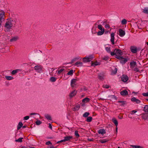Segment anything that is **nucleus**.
Segmentation results:
<instances>
[{
    "mask_svg": "<svg viewBox=\"0 0 148 148\" xmlns=\"http://www.w3.org/2000/svg\"><path fill=\"white\" fill-rule=\"evenodd\" d=\"M18 38L17 36H14L10 40V41L11 42H14L16 41L18 39Z\"/></svg>",
    "mask_w": 148,
    "mask_h": 148,
    "instance_id": "4be33fe9",
    "label": "nucleus"
},
{
    "mask_svg": "<svg viewBox=\"0 0 148 148\" xmlns=\"http://www.w3.org/2000/svg\"><path fill=\"white\" fill-rule=\"evenodd\" d=\"M127 23V20L125 19H123L121 21V23L123 25Z\"/></svg>",
    "mask_w": 148,
    "mask_h": 148,
    "instance_id": "a19ab883",
    "label": "nucleus"
},
{
    "mask_svg": "<svg viewBox=\"0 0 148 148\" xmlns=\"http://www.w3.org/2000/svg\"><path fill=\"white\" fill-rule=\"evenodd\" d=\"M89 114V113L88 112H85L83 115V116L84 117H87Z\"/></svg>",
    "mask_w": 148,
    "mask_h": 148,
    "instance_id": "c03bdc74",
    "label": "nucleus"
},
{
    "mask_svg": "<svg viewBox=\"0 0 148 148\" xmlns=\"http://www.w3.org/2000/svg\"><path fill=\"white\" fill-rule=\"evenodd\" d=\"M108 140H109L107 139H104L100 140L99 141L101 143H104L107 142Z\"/></svg>",
    "mask_w": 148,
    "mask_h": 148,
    "instance_id": "b1692460",
    "label": "nucleus"
},
{
    "mask_svg": "<svg viewBox=\"0 0 148 148\" xmlns=\"http://www.w3.org/2000/svg\"><path fill=\"white\" fill-rule=\"evenodd\" d=\"M118 103H120L121 104L120 105L121 106H124V105L126 104V102L124 101H118Z\"/></svg>",
    "mask_w": 148,
    "mask_h": 148,
    "instance_id": "473e14b6",
    "label": "nucleus"
},
{
    "mask_svg": "<svg viewBox=\"0 0 148 148\" xmlns=\"http://www.w3.org/2000/svg\"><path fill=\"white\" fill-rule=\"evenodd\" d=\"M142 95L145 97H147L148 96V92H147L146 93H143L142 94Z\"/></svg>",
    "mask_w": 148,
    "mask_h": 148,
    "instance_id": "603ef678",
    "label": "nucleus"
},
{
    "mask_svg": "<svg viewBox=\"0 0 148 148\" xmlns=\"http://www.w3.org/2000/svg\"><path fill=\"white\" fill-rule=\"evenodd\" d=\"M45 117L48 120H52L51 116L49 114H45Z\"/></svg>",
    "mask_w": 148,
    "mask_h": 148,
    "instance_id": "7c9ffc66",
    "label": "nucleus"
},
{
    "mask_svg": "<svg viewBox=\"0 0 148 148\" xmlns=\"http://www.w3.org/2000/svg\"><path fill=\"white\" fill-rule=\"evenodd\" d=\"M142 118L145 120L147 119H148V114H143L142 116Z\"/></svg>",
    "mask_w": 148,
    "mask_h": 148,
    "instance_id": "cd10ccee",
    "label": "nucleus"
},
{
    "mask_svg": "<svg viewBox=\"0 0 148 148\" xmlns=\"http://www.w3.org/2000/svg\"><path fill=\"white\" fill-rule=\"evenodd\" d=\"M34 68L36 71L39 73L42 72V67L40 65H36L34 66Z\"/></svg>",
    "mask_w": 148,
    "mask_h": 148,
    "instance_id": "423d86ee",
    "label": "nucleus"
},
{
    "mask_svg": "<svg viewBox=\"0 0 148 148\" xmlns=\"http://www.w3.org/2000/svg\"><path fill=\"white\" fill-rule=\"evenodd\" d=\"M137 112V111H136L135 110H132V111H131V112L132 113H136V112Z\"/></svg>",
    "mask_w": 148,
    "mask_h": 148,
    "instance_id": "bf43d9fd",
    "label": "nucleus"
},
{
    "mask_svg": "<svg viewBox=\"0 0 148 148\" xmlns=\"http://www.w3.org/2000/svg\"><path fill=\"white\" fill-rule=\"evenodd\" d=\"M103 87L106 88H108L109 87V86L107 85H103Z\"/></svg>",
    "mask_w": 148,
    "mask_h": 148,
    "instance_id": "864d4df0",
    "label": "nucleus"
},
{
    "mask_svg": "<svg viewBox=\"0 0 148 148\" xmlns=\"http://www.w3.org/2000/svg\"><path fill=\"white\" fill-rule=\"evenodd\" d=\"M49 148H56L53 147V146H51Z\"/></svg>",
    "mask_w": 148,
    "mask_h": 148,
    "instance_id": "e2e57ef3",
    "label": "nucleus"
},
{
    "mask_svg": "<svg viewBox=\"0 0 148 148\" xmlns=\"http://www.w3.org/2000/svg\"><path fill=\"white\" fill-rule=\"evenodd\" d=\"M146 44L147 45H148V42H147Z\"/></svg>",
    "mask_w": 148,
    "mask_h": 148,
    "instance_id": "774afa93",
    "label": "nucleus"
},
{
    "mask_svg": "<svg viewBox=\"0 0 148 148\" xmlns=\"http://www.w3.org/2000/svg\"><path fill=\"white\" fill-rule=\"evenodd\" d=\"M111 39L110 41L113 44H114V34L112 33L110 35Z\"/></svg>",
    "mask_w": 148,
    "mask_h": 148,
    "instance_id": "f8f14e48",
    "label": "nucleus"
},
{
    "mask_svg": "<svg viewBox=\"0 0 148 148\" xmlns=\"http://www.w3.org/2000/svg\"><path fill=\"white\" fill-rule=\"evenodd\" d=\"M131 101H132L136 102L137 103H139L140 102V100L136 99L135 97H133L132 98Z\"/></svg>",
    "mask_w": 148,
    "mask_h": 148,
    "instance_id": "2eb2a0df",
    "label": "nucleus"
},
{
    "mask_svg": "<svg viewBox=\"0 0 148 148\" xmlns=\"http://www.w3.org/2000/svg\"><path fill=\"white\" fill-rule=\"evenodd\" d=\"M112 121L117 127L118 125V122L117 120L113 118L112 119Z\"/></svg>",
    "mask_w": 148,
    "mask_h": 148,
    "instance_id": "c756f323",
    "label": "nucleus"
},
{
    "mask_svg": "<svg viewBox=\"0 0 148 148\" xmlns=\"http://www.w3.org/2000/svg\"><path fill=\"white\" fill-rule=\"evenodd\" d=\"M23 124L21 122H20L19 123L18 125L17 126V128L18 130L20 129L22 126Z\"/></svg>",
    "mask_w": 148,
    "mask_h": 148,
    "instance_id": "c85d7f7f",
    "label": "nucleus"
},
{
    "mask_svg": "<svg viewBox=\"0 0 148 148\" xmlns=\"http://www.w3.org/2000/svg\"><path fill=\"white\" fill-rule=\"evenodd\" d=\"M73 71L72 70H71L69 72L67 73V75H73Z\"/></svg>",
    "mask_w": 148,
    "mask_h": 148,
    "instance_id": "a18cd8bd",
    "label": "nucleus"
},
{
    "mask_svg": "<svg viewBox=\"0 0 148 148\" xmlns=\"http://www.w3.org/2000/svg\"><path fill=\"white\" fill-rule=\"evenodd\" d=\"M64 139L58 142L57 143H59L60 142H62L70 140L73 138V137L72 136H67L64 137Z\"/></svg>",
    "mask_w": 148,
    "mask_h": 148,
    "instance_id": "39448f33",
    "label": "nucleus"
},
{
    "mask_svg": "<svg viewBox=\"0 0 148 148\" xmlns=\"http://www.w3.org/2000/svg\"><path fill=\"white\" fill-rule=\"evenodd\" d=\"M75 65L77 67H81L83 66V63L80 62H77L75 63Z\"/></svg>",
    "mask_w": 148,
    "mask_h": 148,
    "instance_id": "aec40b11",
    "label": "nucleus"
},
{
    "mask_svg": "<svg viewBox=\"0 0 148 148\" xmlns=\"http://www.w3.org/2000/svg\"><path fill=\"white\" fill-rule=\"evenodd\" d=\"M29 118V116H27L24 117L23 118V120H28Z\"/></svg>",
    "mask_w": 148,
    "mask_h": 148,
    "instance_id": "09e8293b",
    "label": "nucleus"
},
{
    "mask_svg": "<svg viewBox=\"0 0 148 148\" xmlns=\"http://www.w3.org/2000/svg\"><path fill=\"white\" fill-rule=\"evenodd\" d=\"M93 58V56L92 55L86 56L83 58V61L85 62H89L92 60Z\"/></svg>",
    "mask_w": 148,
    "mask_h": 148,
    "instance_id": "f03ea898",
    "label": "nucleus"
},
{
    "mask_svg": "<svg viewBox=\"0 0 148 148\" xmlns=\"http://www.w3.org/2000/svg\"><path fill=\"white\" fill-rule=\"evenodd\" d=\"M21 71V70L17 69L13 70L12 72V75H14L16 73L20 72Z\"/></svg>",
    "mask_w": 148,
    "mask_h": 148,
    "instance_id": "393cba45",
    "label": "nucleus"
},
{
    "mask_svg": "<svg viewBox=\"0 0 148 148\" xmlns=\"http://www.w3.org/2000/svg\"><path fill=\"white\" fill-rule=\"evenodd\" d=\"M64 70V69H61L60 70H58L57 71L58 72V74H59L61 73Z\"/></svg>",
    "mask_w": 148,
    "mask_h": 148,
    "instance_id": "79ce46f5",
    "label": "nucleus"
},
{
    "mask_svg": "<svg viewBox=\"0 0 148 148\" xmlns=\"http://www.w3.org/2000/svg\"><path fill=\"white\" fill-rule=\"evenodd\" d=\"M104 32V30H101V31H99L97 33V35L98 36L101 35L103 34Z\"/></svg>",
    "mask_w": 148,
    "mask_h": 148,
    "instance_id": "72a5a7b5",
    "label": "nucleus"
},
{
    "mask_svg": "<svg viewBox=\"0 0 148 148\" xmlns=\"http://www.w3.org/2000/svg\"><path fill=\"white\" fill-rule=\"evenodd\" d=\"M15 22L14 20L11 19L8 20L5 24L4 27L5 28V30L7 31H9L11 29L13 25H15Z\"/></svg>",
    "mask_w": 148,
    "mask_h": 148,
    "instance_id": "f257e3e1",
    "label": "nucleus"
},
{
    "mask_svg": "<svg viewBox=\"0 0 148 148\" xmlns=\"http://www.w3.org/2000/svg\"><path fill=\"white\" fill-rule=\"evenodd\" d=\"M142 12L146 14H148V8L146 7L143 10Z\"/></svg>",
    "mask_w": 148,
    "mask_h": 148,
    "instance_id": "bb28decb",
    "label": "nucleus"
},
{
    "mask_svg": "<svg viewBox=\"0 0 148 148\" xmlns=\"http://www.w3.org/2000/svg\"><path fill=\"white\" fill-rule=\"evenodd\" d=\"M46 144L47 145H49V144H51V142L50 141H48V142H47L46 143Z\"/></svg>",
    "mask_w": 148,
    "mask_h": 148,
    "instance_id": "4d7b16f0",
    "label": "nucleus"
},
{
    "mask_svg": "<svg viewBox=\"0 0 148 148\" xmlns=\"http://www.w3.org/2000/svg\"><path fill=\"white\" fill-rule=\"evenodd\" d=\"M49 127L51 129H52V127L51 123H49Z\"/></svg>",
    "mask_w": 148,
    "mask_h": 148,
    "instance_id": "052dcab7",
    "label": "nucleus"
},
{
    "mask_svg": "<svg viewBox=\"0 0 148 148\" xmlns=\"http://www.w3.org/2000/svg\"><path fill=\"white\" fill-rule=\"evenodd\" d=\"M92 118L91 116L88 117L86 121L88 122H90L91 121Z\"/></svg>",
    "mask_w": 148,
    "mask_h": 148,
    "instance_id": "ea45409f",
    "label": "nucleus"
},
{
    "mask_svg": "<svg viewBox=\"0 0 148 148\" xmlns=\"http://www.w3.org/2000/svg\"><path fill=\"white\" fill-rule=\"evenodd\" d=\"M77 81V80L76 79H72L71 82V87H75Z\"/></svg>",
    "mask_w": 148,
    "mask_h": 148,
    "instance_id": "6e6552de",
    "label": "nucleus"
},
{
    "mask_svg": "<svg viewBox=\"0 0 148 148\" xmlns=\"http://www.w3.org/2000/svg\"><path fill=\"white\" fill-rule=\"evenodd\" d=\"M128 79V76L126 75H123L121 77L122 81L124 82H126Z\"/></svg>",
    "mask_w": 148,
    "mask_h": 148,
    "instance_id": "9d476101",
    "label": "nucleus"
},
{
    "mask_svg": "<svg viewBox=\"0 0 148 148\" xmlns=\"http://www.w3.org/2000/svg\"><path fill=\"white\" fill-rule=\"evenodd\" d=\"M37 114V113H31L30 114V115H36Z\"/></svg>",
    "mask_w": 148,
    "mask_h": 148,
    "instance_id": "13d9d810",
    "label": "nucleus"
},
{
    "mask_svg": "<svg viewBox=\"0 0 148 148\" xmlns=\"http://www.w3.org/2000/svg\"><path fill=\"white\" fill-rule=\"evenodd\" d=\"M4 12L3 11H1L0 12V21L1 22L4 20Z\"/></svg>",
    "mask_w": 148,
    "mask_h": 148,
    "instance_id": "1a4fd4ad",
    "label": "nucleus"
},
{
    "mask_svg": "<svg viewBox=\"0 0 148 148\" xmlns=\"http://www.w3.org/2000/svg\"><path fill=\"white\" fill-rule=\"evenodd\" d=\"M81 58L79 56H78L77 57H75L74 59V60H81Z\"/></svg>",
    "mask_w": 148,
    "mask_h": 148,
    "instance_id": "3c124183",
    "label": "nucleus"
},
{
    "mask_svg": "<svg viewBox=\"0 0 148 148\" xmlns=\"http://www.w3.org/2000/svg\"><path fill=\"white\" fill-rule=\"evenodd\" d=\"M23 139V138H20L18 139H16L15 141L16 142H18L19 143H21L23 141L22 140Z\"/></svg>",
    "mask_w": 148,
    "mask_h": 148,
    "instance_id": "2f4dec72",
    "label": "nucleus"
},
{
    "mask_svg": "<svg viewBox=\"0 0 148 148\" xmlns=\"http://www.w3.org/2000/svg\"><path fill=\"white\" fill-rule=\"evenodd\" d=\"M26 126L25 125H24V126H23V128H26Z\"/></svg>",
    "mask_w": 148,
    "mask_h": 148,
    "instance_id": "0e129e2a",
    "label": "nucleus"
},
{
    "mask_svg": "<svg viewBox=\"0 0 148 148\" xmlns=\"http://www.w3.org/2000/svg\"><path fill=\"white\" fill-rule=\"evenodd\" d=\"M100 64V62L96 61L94 62H92L91 65L92 66H96L99 65Z\"/></svg>",
    "mask_w": 148,
    "mask_h": 148,
    "instance_id": "5701e85b",
    "label": "nucleus"
},
{
    "mask_svg": "<svg viewBox=\"0 0 148 148\" xmlns=\"http://www.w3.org/2000/svg\"><path fill=\"white\" fill-rule=\"evenodd\" d=\"M36 124L37 125H39L42 123V122L38 120L36 122Z\"/></svg>",
    "mask_w": 148,
    "mask_h": 148,
    "instance_id": "de8ad7c7",
    "label": "nucleus"
},
{
    "mask_svg": "<svg viewBox=\"0 0 148 148\" xmlns=\"http://www.w3.org/2000/svg\"><path fill=\"white\" fill-rule=\"evenodd\" d=\"M131 146L133 148H143L142 147L138 145H131Z\"/></svg>",
    "mask_w": 148,
    "mask_h": 148,
    "instance_id": "f704fd0d",
    "label": "nucleus"
},
{
    "mask_svg": "<svg viewBox=\"0 0 148 148\" xmlns=\"http://www.w3.org/2000/svg\"><path fill=\"white\" fill-rule=\"evenodd\" d=\"M92 33H93L94 34H95V33H96L95 32H93V31L92 30Z\"/></svg>",
    "mask_w": 148,
    "mask_h": 148,
    "instance_id": "69168bd1",
    "label": "nucleus"
},
{
    "mask_svg": "<svg viewBox=\"0 0 148 148\" xmlns=\"http://www.w3.org/2000/svg\"><path fill=\"white\" fill-rule=\"evenodd\" d=\"M102 58L103 60L106 61L109 59V57L108 56H104Z\"/></svg>",
    "mask_w": 148,
    "mask_h": 148,
    "instance_id": "49530a36",
    "label": "nucleus"
},
{
    "mask_svg": "<svg viewBox=\"0 0 148 148\" xmlns=\"http://www.w3.org/2000/svg\"><path fill=\"white\" fill-rule=\"evenodd\" d=\"M111 97L112 98H113L114 97V95H111L109 97Z\"/></svg>",
    "mask_w": 148,
    "mask_h": 148,
    "instance_id": "680f3d73",
    "label": "nucleus"
},
{
    "mask_svg": "<svg viewBox=\"0 0 148 148\" xmlns=\"http://www.w3.org/2000/svg\"><path fill=\"white\" fill-rule=\"evenodd\" d=\"M134 71L136 72L139 71V70L137 68H136L134 69Z\"/></svg>",
    "mask_w": 148,
    "mask_h": 148,
    "instance_id": "6e6d98bb",
    "label": "nucleus"
},
{
    "mask_svg": "<svg viewBox=\"0 0 148 148\" xmlns=\"http://www.w3.org/2000/svg\"><path fill=\"white\" fill-rule=\"evenodd\" d=\"M77 91L76 90H74L73 91L71 92L69 95V96L70 97H72L75 96L77 93Z\"/></svg>",
    "mask_w": 148,
    "mask_h": 148,
    "instance_id": "ddd939ff",
    "label": "nucleus"
},
{
    "mask_svg": "<svg viewBox=\"0 0 148 148\" xmlns=\"http://www.w3.org/2000/svg\"><path fill=\"white\" fill-rule=\"evenodd\" d=\"M121 94L122 95H126L128 94V92L126 90H124L121 92Z\"/></svg>",
    "mask_w": 148,
    "mask_h": 148,
    "instance_id": "412c9836",
    "label": "nucleus"
},
{
    "mask_svg": "<svg viewBox=\"0 0 148 148\" xmlns=\"http://www.w3.org/2000/svg\"><path fill=\"white\" fill-rule=\"evenodd\" d=\"M1 24L0 23V29L1 28Z\"/></svg>",
    "mask_w": 148,
    "mask_h": 148,
    "instance_id": "338daca9",
    "label": "nucleus"
},
{
    "mask_svg": "<svg viewBox=\"0 0 148 148\" xmlns=\"http://www.w3.org/2000/svg\"><path fill=\"white\" fill-rule=\"evenodd\" d=\"M105 27L106 28L109 29V28L110 26L108 24H106L105 26Z\"/></svg>",
    "mask_w": 148,
    "mask_h": 148,
    "instance_id": "5fc2aeb1",
    "label": "nucleus"
},
{
    "mask_svg": "<svg viewBox=\"0 0 148 148\" xmlns=\"http://www.w3.org/2000/svg\"><path fill=\"white\" fill-rule=\"evenodd\" d=\"M117 69L115 68H114V69H112L111 71V75H114L115 74L117 73Z\"/></svg>",
    "mask_w": 148,
    "mask_h": 148,
    "instance_id": "f3484780",
    "label": "nucleus"
},
{
    "mask_svg": "<svg viewBox=\"0 0 148 148\" xmlns=\"http://www.w3.org/2000/svg\"><path fill=\"white\" fill-rule=\"evenodd\" d=\"M144 110L146 112H148V106H145L144 108Z\"/></svg>",
    "mask_w": 148,
    "mask_h": 148,
    "instance_id": "4c0bfd02",
    "label": "nucleus"
},
{
    "mask_svg": "<svg viewBox=\"0 0 148 148\" xmlns=\"http://www.w3.org/2000/svg\"><path fill=\"white\" fill-rule=\"evenodd\" d=\"M98 132L99 134H101L103 135L104 134H106V131L104 129H101L98 131Z\"/></svg>",
    "mask_w": 148,
    "mask_h": 148,
    "instance_id": "4468645a",
    "label": "nucleus"
},
{
    "mask_svg": "<svg viewBox=\"0 0 148 148\" xmlns=\"http://www.w3.org/2000/svg\"><path fill=\"white\" fill-rule=\"evenodd\" d=\"M80 106L79 105H78L75 106L73 109L72 110L73 111H75L78 110Z\"/></svg>",
    "mask_w": 148,
    "mask_h": 148,
    "instance_id": "a878e982",
    "label": "nucleus"
},
{
    "mask_svg": "<svg viewBox=\"0 0 148 148\" xmlns=\"http://www.w3.org/2000/svg\"><path fill=\"white\" fill-rule=\"evenodd\" d=\"M130 49L131 52L133 53H136L137 52V49L136 47H132Z\"/></svg>",
    "mask_w": 148,
    "mask_h": 148,
    "instance_id": "6ab92c4d",
    "label": "nucleus"
},
{
    "mask_svg": "<svg viewBox=\"0 0 148 148\" xmlns=\"http://www.w3.org/2000/svg\"><path fill=\"white\" fill-rule=\"evenodd\" d=\"M114 55L116 56V58L118 56H121L123 54V53L121 51V50L118 49H115L114 51Z\"/></svg>",
    "mask_w": 148,
    "mask_h": 148,
    "instance_id": "7ed1b4c3",
    "label": "nucleus"
},
{
    "mask_svg": "<svg viewBox=\"0 0 148 148\" xmlns=\"http://www.w3.org/2000/svg\"><path fill=\"white\" fill-rule=\"evenodd\" d=\"M98 78L100 79H104V75L102 74H100L98 75Z\"/></svg>",
    "mask_w": 148,
    "mask_h": 148,
    "instance_id": "58836bf2",
    "label": "nucleus"
},
{
    "mask_svg": "<svg viewBox=\"0 0 148 148\" xmlns=\"http://www.w3.org/2000/svg\"><path fill=\"white\" fill-rule=\"evenodd\" d=\"M130 67L132 69H133L136 65V63L135 62H132L130 63Z\"/></svg>",
    "mask_w": 148,
    "mask_h": 148,
    "instance_id": "a211bd4d",
    "label": "nucleus"
},
{
    "mask_svg": "<svg viewBox=\"0 0 148 148\" xmlns=\"http://www.w3.org/2000/svg\"><path fill=\"white\" fill-rule=\"evenodd\" d=\"M116 58L120 60V62L122 64H124L127 61V59L126 58H123L122 56H118Z\"/></svg>",
    "mask_w": 148,
    "mask_h": 148,
    "instance_id": "20e7f679",
    "label": "nucleus"
},
{
    "mask_svg": "<svg viewBox=\"0 0 148 148\" xmlns=\"http://www.w3.org/2000/svg\"><path fill=\"white\" fill-rule=\"evenodd\" d=\"M56 78L54 77H51L50 78V80L51 82H55L56 81Z\"/></svg>",
    "mask_w": 148,
    "mask_h": 148,
    "instance_id": "c9c22d12",
    "label": "nucleus"
},
{
    "mask_svg": "<svg viewBox=\"0 0 148 148\" xmlns=\"http://www.w3.org/2000/svg\"><path fill=\"white\" fill-rule=\"evenodd\" d=\"M119 35L121 37H123L125 35V31H124V30H123L121 29H119Z\"/></svg>",
    "mask_w": 148,
    "mask_h": 148,
    "instance_id": "9b49d317",
    "label": "nucleus"
},
{
    "mask_svg": "<svg viewBox=\"0 0 148 148\" xmlns=\"http://www.w3.org/2000/svg\"><path fill=\"white\" fill-rule=\"evenodd\" d=\"M5 78L7 79L8 80H12L13 79V78L12 77L9 76H5Z\"/></svg>",
    "mask_w": 148,
    "mask_h": 148,
    "instance_id": "e433bc0d",
    "label": "nucleus"
},
{
    "mask_svg": "<svg viewBox=\"0 0 148 148\" xmlns=\"http://www.w3.org/2000/svg\"><path fill=\"white\" fill-rule=\"evenodd\" d=\"M75 134L76 136L77 137H78L79 136V134L78 133L77 131H75Z\"/></svg>",
    "mask_w": 148,
    "mask_h": 148,
    "instance_id": "8fccbe9b",
    "label": "nucleus"
},
{
    "mask_svg": "<svg viewBox=\"0 0 148 148\" xmlns=\"http://www.w3.org/2000/svg\"><path fill=\"white\" fill-rule=\"evenodd\" d=\"M105 49L106 51L108 53H110L111 56H113L114 55V52L110 51V46H106Z\"/></svg>",
    "mask_w": 148,
    "mask_h": 148,
    "instance_id": "0eeeda50",
    "label": "nucleus"
},
{
    "mask_svg": "<svg viewBox=\"0 0 148 148\" xmlns=\"http://www.w3.org/2000/svg\"><path fill=\"white\" fill-rule=\"evenodd\" d=\"M90 100V99L86 97L83 99L82 102L84 103H86L89 102Z\"/></svg>",
    "mask_w": 148,
    "mask_h": 148,
    "instance_id": "dca6fc26",
    "label": "nucleus"
},
{
    "mask_svg": "<svg viewBox=\"0 0 148 148\" xmlns=\"http://www.w3.org/2000/svg\"><path fill=\"white\" fill-rule=\"evenodd\" d=\"M98 28L101 30H104L103 28V27L101 25H98L97 26Z\"/></svg>",
    "mask_w": 148,
    "mask_h": 148,
    "instance_id": "37998d69",
    "label": "nucleus"
}]
</instances>
